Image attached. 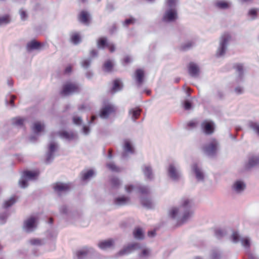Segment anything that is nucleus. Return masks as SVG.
<instances>
[{
	"mask_svg": "<svg viewBox=\"0 0 259 259\" xmlns=\"http://www.w3.org/2000/svg\"><path fill=\"white\" fill-rule=\"evenodd\" d=\"M135 19L133 17H131L128 19H126L125 21L123 22V26H127L130 24H134L135 22Z\"/></svg>",
	"mask_w": 259,
	"mask_h": 259,
	"instance_id": "4d7b16f0",
	"label": "nucleus"
},
{
	"mask_svg": "<svg viewBox=\"0 0 259 259\" xmlns=\"http://www.w3.org/2000/svg\"><path fill=\"white\" fill-rule=\"evenodd\" d=\"M178 0H167L166 4L169 9H175Z\"/></svg>",
	"mask_w": 259,
	"mask_h": 259,
	"instance_id": "5fc2aeb1",
	"label": "nucleus"
},
{
	"mask_svg": "<svg viewBox=\"0 0 259 259\" xmlns=\"http://www.w3.org/2000/svg\"><path fill=\"white\" fill-rule=\"evenodd\" d=\"M259 12V9L252 8L248 12V16L251 18V20H255L257 17V13Z\"/></svg>",
	"mask_w": 259,
	"mask_h": 259,
	"instance_id": "37998d69",
	"label": "nucleus"
},
{
	"mask_svg": "<svg viewBox=\"0 0 259 259\" xmlns=\"http://www.w3.org/2000/svg\"><path fill=\"white\" fill-rule=\"evenodd\" d=\"M195 204L192 199L184 198L182 200L181 204L179 208H173L169 212V215L175 219L178 214L182 215L179 221L180 225L187 222L194 214Z\"/></svg>",
	"mask_w": 259,
	"mask_h": 259,
	"instance_id": "f257e3e1",
	"label": "nucleus"
},
{
	"mask_svg": "<svg viewBox=\"0 0 259 259\" xmlns=\"http://www.w3.org/2000/svg\"><path fill=\"white\" fill-rule=\"evenodd\" d=\"M59 135L61 138L65 139L68 141H72L78 138L77 134L72 132H68L67 131H63L59 132Z\"/></svg>",
	"mask_w": 259,
	"mask_h": 259,
	"instance_id": "6ab92c4d",
	"label": "nucleus"
},
{
	"mask_svg": "<svg viewBox=\"0 0 259 259\" xmlns=\"http://www.w3.org/2000/svg\"><path fill=\"white\" fill-rule=\"evenodd\" d=\"M28 180L22 175L19 181V186L22 188H26L28 185Z\"/></svg>",
	"mask_w": 259,
	"mask_h": 259,
	"instance_id": "49530a36",
	"label": "nucleus"
},
{
	"mask_svg": "<svg viewBox=\"0 0 259 259\" xmlns=\"http://www.w3.org/2000/svg\"><path fill=\"white\" fill-rule=\"evenodd\" d=\"M259 165V154L253 155L248 159V161L245 165V169L249 170Z\"/></svg>",
	"mask_w": 259,
	"mask_h": 259,
	"instance_id": "f3484780",
	"label": "nucleus"
},
{
	"mask_svg": "<svg viewBox=\"0 0 259 259\" xmlns=\"http://www.w3.org/2000/svg\"><path fill=\"white\" fill-rule=\"evenodd\" d=\"M192 169L197 181L203 182L204 180V175L201 168L199 167L197 164L194 163L192 166Z\"/></svg>",
	"mask_w": 259,
	"mask_h": 259,
	"instance_id": "4468645a",
	"label": "nucleus"
},
{
	"mask_svg": "<svg viewBox=\"0 0 259 259\" xmlns=\"http://www.w3.org/2000/svg\"><path fill=\"white\" fill-rule=\"evenodd\" d=\"M242 245L248 251L250 247V240L249 238L245 237L241 239Z\"/></svg>",
	"mask_w": 259,
	"mask_h": 259,
	"instance_id": "c03bdc74",
	"label": "nucleus"
},
{
	"mask_svg": "<svg viewBox=\"0 0 259 259\" xmlns=\"http://www.w3.org/2000/svg\"><path fill=\"white\" fill-rule=\"evenodd\" d=\"M149 254V250L148 249H144L139 255L140 257H143L148 256Z\"/></svg>",
	"mask_w": 259,
	"mask_h": 259,
	"instance_id": "e2e57ef3",
	"label": "nucleus"
},
{
	"mask_svg": "<svg viewBox=\"0 0 259 259\" xmlns=\"http://www.w3.org/2000/svg\"><path fill=\"white\" fill-rule=\"evenodd\" d=\"M231 39V36L228 33H225L221 36L219 41V46L216 52L217 57H221L225 55Z\"/></svg>",
	"mask_w": 259,
	"mask_h": 259,
	"instance_id": "7ed1b4c3",
	"label": "nucleus"
},
{
	"mask_svg": "<svg viewBox=\"0 0 259 259\" xmlns=\"http://www.w3.org/2000/svg\"><path fill=\"white\" fill-rule=\"evenodd\" d=\"M16 98V97L15 95L10 94L7 95L5 101L6 104L7 105L9 104L12 107H14L15 106L14 104V101Z\"/></svg>",
	"mask_w": 259,
	"mask_h": 259,
	"instance_id": "79ce46f5",
	"label": "nucleus"
},
{
	"mask_svg": "<svg viewBox=\"0 0 259 259\" xmlns=\"http://www.w3.org/2000/svg\"><path fill=\"white\" fill-rule=\"evenodd\" d=\"M177 18V12L176 9L166 10L162 17V21L165 22L175 21Z\"/></svg>",
	"mask_w": 259,
	"mask_h": 259,
	"instance_id": "1a4fd4ad",
	"label": "nucleus"
},
{
	"mask_svg": "<svg viewBox=\"0 0 259 259\" xmlns=\"http://www.w3.org/2000/svg\"><path fill=\"white\" fill-rule=\"evenodd\" d=\"M19 13L22 20H25L27 17L26 12L23 11L22 9L20 10Z\"/></svg>",
	"mask_w": 259,
	"mask_h": 259,
	"instance_id": "338daca9",
	"label": "nucleus"
},
{
	"mask_svg": "<svg viewBox=\"0 0 259 259\" xmlns=\"http://www.w3.org/2000/svg\"><path fill=\"white\" fill-rule=\"evenodd\" d=\"M25 120L24 118L16 117L13 119V123L16 125L22 126Z\"/></svg>",
	"mask_w": 259,
	"mask_h": 259,
	"instance_id": "3c124183",
	"label": "nucleus"
},
{
	"mask_svg": "<svg viewBox=\"0 0 259 259\" xmlns=\"http://www.w3.org/2000/svg\"><path fill=\"white\" fill-rule=\"evenodd\" d=\"M167 171L168 177L173 181L178 182L182 177V171L177 163H170L167 167Z\"/></svg>",
	"mask_w": 259,
	"mask_h": 259,
	"instance_id": "39448f33",
	"label": "nucleus"
},
{
	"mask_svg": "<svg viewBox=\"0 0 259 259\" xmlns=\"http://www.w3.org/2000/svg\"><path fill=\"white\" fill-rule=\"evenodd\" d=\"M222 251L218 249L214 248L211 250L210 258L211 259H220L222 257Z\"/></svg>",
	"mask_w": 259,
	"mask_h": 259,
	"instance_id": "4c0bfd02",
	"label": "nucleus"
},
{
	"mask_svg": "<svg viewBox=\"0 0 259 259\" xmlns=\"http://www.w3.org/2000/svg\"><path fill=\"white\" fill-rule=\"evenodd\" d=\"M188 70L189 75L192 77H197L199 75V67L196 64L193 62H190L189 64Z\"/></svg>",
	"mask_w": 259,
	"mask_h": 259,
	"instance_id": "2eb2a0df",
	"label": "nucleus"
},
{
	"mask_svg": "<svg viewBox=\"0 0 259 259\" xmlns=\"http://www.w3.org/2000/svg\"><path fill=\"white\" fill-rule=\"evenodd\" d=\"M245 188L246 184L243 181L237 180L234 183L232 189L235 193L240 194L244 191Z\"/></svg>",
	"mask_w": 259,
	"mask_h": 259,
	"instance_id": "dca6fc26",
	"label": "nucleus"
},
{
	"mask_svg": "<svg viewBox=\"0 0 259 259\" xmlns=\"http://www.w3.org/2000/svg\"><path fill=\"white\" fill-rule=\"evenodd\" d=\"M134 237L138 240H142L144 238V234L142 229L141 228H136L133 232Z\"/></svg>",
	"mask_w": 259,
	"mask_h": 259,
	"instance_id": "473e14b6",
	"label": "nucleus"
},
{
	"mask_svg": "<svg viewBox=\"0 0 259 259\" xmlns=\"http://www.w3.org/2000/svg\"><path fill=\"white\" fill-rule=\"evenodd\" d=\"M9 213L8 211H5L4 212L0 213V224H5L7 221L8 218L9 216Z\"/></svg>",
	"mask_w": 259,
	"mask_h": 259,
	"instance_id": "a18cd8bd",
	"label": "nucleus"
},
{
	"mask_svg": "<svg viewBox=\"0 0 259 259\" xmlns=\"http://www.w3.org/2000/svg\"><path fill=\"white\" fill-rule=\"evenodd\" d=\"M235 92L237 95H240L243 93V89L241 87L238 86L235 88Z\"/></svg>",
	"mask_w": 259,
	"mask_h": 259,
	"instance_id": "69168bd1",
	"label": "nucleus"
},
{
	"mask_svg": "<svg viewBox=\"0 0 259 259\" xmlns=\"http://www.w3.org/2000/svg\"><path fill=\"white\" fill-rule=\"evenodd\" d=\"M123 150L125 152L122 153V158H125L126 156V152L133 154L134 153V148L131 142L128 140H125L124 142Z\"/></svg>",
	"mask_w": 259,
	"mask_h": 259,
	"instance_id": "4be33fe9",
	"label": "nucleus"
},
{
	"mask_svg": "<svg viewBox=\"0 0 259 259\" xmlns=\"http://www.w3.org/2000/svg\"><path fill=\"white\" fill-rule=\"evenodd\" d=\"M30 243L33 245H40L41 240L38 239H33L30 241Z\"/></svg>",
	"mask_w": 259,
	"mask_h": 259,
	"instance_id": "0e129e2a",
	"label": "nucleus"
},
{
	"mask_svg": "<svg viewBox=\"0 0 259 259\" xmlns=\"http://www.w3.org/2000/svg\"><path fill=\"white\" fill-rule=\"evenodd\" d=\"M57 144L54 142H52L49 144L45 161L47 164H50L54 160V153L57 151Z\"/></svg>",
	"mask_w": 259,
	"mask_h": 259,
	"instance_id": "6e6552de",
	"label": "nucleus"
},
{
	"mask_svg": "<svg viewBox=\"0 0 259 259\" xmlns=\"http://www.w3.org/2000/svg\"><path fill=\"white\" fill-rule=\"evenodd\" d=\"M202 131L205 135H211L214 131L215 128L214 123L210 120H204L201 124Z\"/></svg>",
	"mask_w": 259,
	"mask_h": 259,
	"instance_id": "0eeeda50",
	"label": "nucleus"
},
{
	"mask_svg": "<svg viewBox=\"0 0 259 259\" xmlns=\"http://www.w3.org/2000/svg\"><path fill=\"white\" fill-rule=\"evenodd\" d=\"M248 125L259 136V123L250 120L248 121Z\"/></svg>",
	"mask_w": 259,
	"mask_h": 259,
	"instance_id": "e433bc0d",
	"label": "nucleus"
},
{
	"mask_svg": "<svg viewBox=\"0 0 259 259\" xmlns=\"http://www.w3.org/2000/svg\"><path fill=\"white\" fill-rule=\"evenodd\" d=\"M214 6L219 9L226 10L230 8V4L223 1H217Z\"/></svg>",
	"mask_w": 259,
	"mask_h": 259,
	"instance_id": "72a5a7b5",
	"label": "nucleus"
},
{
	"mask_svg": "<svg viewBox=\"0 0 259 259\" xmlns=\"http://www.w3.org/2000/svg\"><path fill=\"white\" fill-rule=\"evenodd\" d=\"M123 85L119 79H116L113 80L112 91L115 93L121 90Z\"/></svg>",
	"mask_w": 259,
	"mask_h": 259,
	"instance_id": "c756f323",
	"label": "nucleus"
},
{
	"mask_svg": "<svg viewBox=\"0 0 259 259\" xmlns=\"http://www.w3.org/2000/svg\"><path fill=\"white\" fill-rule=\"evenodd\" d=\"M130 201V198L125 196H121L116 197L114 200V203L117 205H124Z\"/></svg>",
	"mask_w": 259,
	"mask_h": 259,
	"instance_id": "a878e982",
	"label": "nucleus"
},
{
	"mask_svg": "<svg viewBox=\"0 0 259 259\" xmlns=\"http://www.w3.org/2000/svg\"><path fill=\"white\" fill-rule=\"evenodd\" d=\"M111 183L112 187L117 188L120 185V180L116 177H113L111 179Z\"/></svg>",
	"mask_w": 259,
	"mask_h": 259,
	"instance_id": "8fccbe9b",
	"label": "nucleus"
},
{
	"mask_svg": "<svg viewBox=\"0 0 259 259\" xmlns=\"http://www.w3.org/2000/svg\"><path fill=\"white\" fill-rule=\"evenodd\" d=\"M91 59H88L84 60L81 62V65L83 68H84V69H87L90 67V66L91 65Z\"/></svg>",
	"mask_w": 259,
	"mask_h": 259,
	"instance_id": "6e6d98bb",
	"label": "nucleus"
},
{
	"mask_svg": "<svg viewBox=\"0 0 259 259\" xmlns=\"http://www.w3.org/2000/svg\"><path fill=\"white\" fill-rule=\"evenodd\" d=\"M90 251L89 250H82L77 252L76 255L78 259H81L87 255Z\"/></svg>",
	"mask_w": 259,
	"mask_h": 259,
	"instance_id": "864d4df0",
	"label": "nucleus"
},
{
	"mask_svg": "<svg viewBox=\"0 0 259 259\" xmlns=\"http://www.w3.org/2000/svg\"><path fill=\"white\" fill-rule=\"evenodd\" d=\"M79 20L83 23H88L90 20V14L87 11H82L80 13Z\"/></svg>",
	"mask_w": 259,
	"mask_h": 259,
	"instance_id": "c85d7f7f",
	"label": "nucleus"
},
{
	"mask_svg": "<svg viewBox=\"0 0 259 259\" xmlns=\"http://www.w3.org/2000/svg\"><path fill=\"white\" fill-rule=\"evenodd\" d=\"M141 112V110L139 107L131 109L128 114L131 115V118L134 122L139 118Z\"/></svg>",
	"mask_w": 259,
	"mask_h": 259,
	"instance_id": "393cba45",
	"label": "nucleus"
},
{
	"mask_svg": "<svg viewBox=\"0 0 259 259\" xmlns=\"http://www.w3.org/2000/svg\"><path fill=\"white\" fill-rule=\"evenodd\" d=\"M71 41L75 45H77L80 43L81 41V38L80 35L77 33L72 34L71 36Z\"/></svg>",
	"mask_w": 259,
	"mask_h": 259,
	"instance_id": "ea45409f",
	"label": "nucleus"
},
{
	"mask_svg": "<svg viewBox=\"0 0 259 259\" xmlns=\"http://www.w3.org/2000/svg\"><path fill=\"white\" fill-rule=\"evenodd\" d=\"M233 68L235 69L238 75L236 80L238 82L241 81L243 78L244 70L243 65L240 63H236L234 65Z\"/></svg>",
	"mask_w": 259,
	"mask_h": 259,
	"instance_id": "412c9836",
	"label": "nucleus"
},
{
	"mask_svg": "<svg viewBox=\"0 0 259 259\" xmlns=\"http://www.w3.org/2000/svg\"><path fill=\"white\" fill-rule=\"evenodd\" d=\"M80 90V88L78 85L67 83L63 85L60 94L63 96H67L73 93H78Z\"/></svg>",
	"mask_w": 259,
	"mask_h": 259,
	"instance_id": "423d86ee",
	"label": "nucleus"
},
{
	"mask_svg": "<svg viewBox=\"0 0 259 259\" xmlns=\"http://www.w3.org/2000/svg\"><path fill=\"white\" fill-rule=\"evenodd\" d=\"M41 46L42 45L40 42L36 41L35 39H33L27 44L26 49L28 51H31L34 50H38Z\"/></svg>",
	"mask_w": 259,
	"mask_h": 259,
	"instance_id": "5701e85b",
	"label": "nucleus"
},
{
	"mask_svg": "<svg viewBox=\"0 0 259 259\" xmlns=\"http://www.w3.org/2000/svg\"><path fill=\"white\" fill-rule=\"evenodd\" d=\"M44 124H41L40 122H36L33 124L32 130L35 134L38 135L44 130Z\"/></svg>",
	"mask_w": 259,
	"mask_h": 259,
	"instance_id": "2f4dec72",
	"label": "nucleus"
},
{
	"mask_svg": "<svg viewBox=\"0 0 259 259\" xmlns=\"http://www.w3.org/2000/svg\"><path fill=\"white\" fill-rule=\"evenodd\" d=\"M54 189L58 194H60L62 192L68 191L70 187L68 184L59 182L55 184Z\"/></svg>",
	"mask_w": 259,
	"mask_h": 259,
	"instance_id": "aec40b11",
	"label": "nucleus"
},
{
	"mask_svg": "<svg viewBox=\"0 0 259 259\" xmlns=\"http://www.w3.org/2000/svg\"><path fill=\"white\" fill-rule=\"evenodd\" d=\"M95 174L94 171L93 169H89L87 171H82L81 180L83 181H87L91 178Z\"/></svg>",
	"mask_w": 259,
	"mask_h": 259,
	"instance_id": "c9c22d12",
	"label": "nucleus"
},
{
	"mask_svg": "<svg viewBox=\"0 0 259 259\" xmlns=\"http://www.w3.org/2000/svg\"><path fill=\"white\" fill-rule=\"evenodd\" d=\"M113 245V240L112 239H108L101 241L99 243V247L103 250L110 248Z\"/></svg>",
	"mask_w": 259,
	"mask_h": 259,
	"instance_id": "cd10ccee",
	"label": "nucleus"
},
{
	"mask_svg": "<svg viewBox=\"0 0 259 259\" xmlns=\"http://www.w3.org/2000/svg\"><path fill=\"white\" fill-rule=\"evenodd\" d=\"M231 238L233 243H237L240 240V235L237 232H234L231 235Z\"/></svg>",
	"mask_w": 259,
	"mask_h": 259,
	"instance_id": "603ef678",
	"label": "nucleus"
},
{
	"mask_svg": "<svg viewBox=\"0 0 259 259\" xmlns=\"http://www.w3.org/2000/svg\"><path fill=\"white\" fill-rule=\"evenodd\" d=\"M36 227V219L31 217L24 222L23 229L28 233L32 232Z\"/></svg>",
	"mask_w": 259,
	"mask_h": 259,
	"instance_id": "f8f14e48",
	"label": "nucleus"
},
{
	"mask_svg": "<svg viewBox=\"0 0 259 259\" xmlns=\"http://www.w3.org/2000/svg\"><path fill=\"white\" fill-rule=\"evenodd\" d=\"M114 9H115V8H114L113 4H112L111 3H107V4L106 5V10L108 12H111L113 11L114 10Z\"/></svg>",
	"mask_w": 259,
	"mask_h": 259,
	"instance_id": "680f3d73",
	"label": "nucleus"
},
{
	"mask_svg": "<svg viewBox=\"0 0 259 259\" xmlns=\"http://www.w3.org/2000/svg\"><path fill=\"white\" fill-rule=\"evenodd\" d=\"M115 112V109L114 106L112 105L108 104L104 106L101 109L100 116L103 119H107L110 114L114 113Z\"/></svg>",
	"mask_w": 259,
	"mask_h": 259,
	"instance_id": "ddd939ff",
	"label": "nucleus"
},
{
	"mask_svg": "<svg viewBox=\"0 0 259 259\" xmlns=\"http://www.w3.org/2000/svg\"><path fill=\"white\" fill-rule=\"evenodd\" d=\"M141 248V244L139 243H131L120 250L119 254L120 255L128 254L131 253L133 250L139 249Z\"/></svg>",
	"mask_w": 259,
	"mask_h": 259,
	"instance_id": "9b49d317",
	"label": "nucleus"
},
{
	"mask_svg": "<svg viewBox=\"0 0 259 259\" xmlns=\"http://www.w3.org/2000/svg\"><path fill=\"white\" fill-rule=\"evenodd\" d=\"M113 64L110 60L105 61L102 67L103 70L106 72H111L113 70Z\"/></svg>",
	"mask_w": 259,
	"mask_h": 259,
	"instance_id": "f704fd0d",
	"label": "nucleus"
},
{
	"mask_svg": "<svg viewBox=\"0 0 259 259\" xmlns=\"http://www.w3.org/2000/svg\"><path fill=\"white\" fill-rule=\"evenodd\" d=\"M218 146V142L215 139H212L209 143L203 145L202 151L207 156L213 158L217 155Z\"/></svg>",
	"mask_w": 259,
	"mask_h": 259,
	"instance_id": "20e7f679",
	"label": "nucleus"
},
{
	"mask_svg": "<svg viewBox=\"0 0 259 259\" xmlns=\"http://www.w3.org/2000/svg\"><path fill=\"white\" fill-rule=\"evenodd\" d=\"M142 171L146 180L152 181L154 178V174L150 164H144L141 166Z\"/></svg>",
	"mask_w": 259,
	"mask_h": 259,
	"instance_id": "9d476101",
	"label": "nucleus"
},
{
	"mask_svg": "<svg viewBox=\"0 0 259 259\" xmlns=\"http://www.w3.org/2000/svg\"><path fill=\"white\" fill-rule=\"evenodd\" d=\"M40 174L39 170H35L34 171L25 170L23 172V175L28 181H35L36 180Z\"/></svg>",
	"mask_w": 259,
	"mask_h": 259,
	"instance_id": "a211bd4d",
	"label": "nucleus"
},
{
	"mask_svg": "<svg viewBox=\"0 0 259 259\" xmlns=\"http://www.w3.org/2000/svg\"><path fill=\"white\" fill-rule=\"evenodd\" d=\"M184 108L186 110H189L192 108V103L188 100H186L184 102Z\"/></svg>",
	"mask_w": 259,
	"mask_h": 259,
	"instance_id": "13d9d810",
	"label": "nucleus"
},
{
	"mask_svg": "<svg viewBox=\"0 0 259 259\" xmlns=\"http://www.w3.org/2000/svg\"><path fill=\"white\" fill-rule=\"evenodd\" d=\"M137 189L139 193L143 195L140 198L142 205L147 208H152L154 207V205L151 199L147 196H145V195H147L150 193V188L147 186L140 185L137 187Z\"/></svg>",
	"mask_w": 259,
	"mask_h": 259,
	"instance_id": "f03ea898",
	"label": "nucleus"
},
{
	"mask_svg": "<svg viewBox=\"0 0 259 259\" xmlns=\"http://www.w3.org/2000/svg\"><path fill=\"white\" fill-rule=\"evenodd\" d=\"M144 72L141 69H137L135 71V79L137 84L140 85L144 81Z\"/></svg>",
	"mask_w": 259,
	"mask_h": 259,
	"instance_id": "b1692460",
	"label": "nucleus"
},
{
	"mask_svg": "<svg viewBox=\"0 0 259 259\" xmlns=\"http://www.w3.org/2000/svg\"><path fill=\"white\" fill-rule=\"evenodd\" d=\"M9 22V16H4L0 17V25L3 24H8Z\"/></svg>",
	"mask_w": 259,
	"mask_h": 259,
	"instance_id": "bf43d9fd",
	"label": "nucleus"
},
{
	"mask_svg": "<svg viewBox=\"0 0 259 259\" xmlns=\"http://www.w3.org/2000/svg\"><path fill=\"white\" fill-rule=\"evenodd\" d=\"M59 211L61 214L68 216L70 213V211L66 205H63L59 208Z\"/></svg>",
	"mask_w": 259,
	"mask_h": 259,
	"instance_id": "de8ad7c7",
	"label": "nucleus"
},
{
	"mask_svg": "<svg viewBox=\"0 0 259 259\" xmlns=\"http://www.w3.org/2000/svg\"><path fill=\"white\" fill-rule=\"evenodd\" d=\"M108 46L107 39L105 37H102L98 39L97 41V47L100 49H104Z\"/></svg>",
	"mask_w": 259,
	"mask_h": 259,
	"instance_id": "7c9ffc66",
	"label": "nucleus"
},
{
	"mask_svg": "<svg viewBox=\"0 0 259 259\" xmlns=\"http://www.w3.org/2000/svg\"><path fill=\"white\" fill-rule=\"evenodd\" d=\"M195 43L193 41H188L181 45L180 49L183 51H187L194 46Z\"/></svg>",
	"mask_w": 259,
	"mask_h": 259,
	"instance_id": "a19ab883",
	"label": "nucleus"
},
{
	"mask_svg": "<svg viewBox=\"0 0 259 259\" xmlns=\"http://www.w3.org/2000/svg\"><path fill=\"white\" fill-rule=\"evenodd\" d=\"M73 122L75 124L79 125L81 124L82 120L79 116H74L73 117Z\"/></svg>",
	"mask_w": 259,
	"mask_h": 259,
	"instance_id": "052dcab7",
	"label": "nucleus"
},
{
	"mask_svg": "<svg viewBox=\"0 0 259 259\" xmlns=\"http://www.w3.org/2000/svg\"><path fill=\"white\" fill-rule=\"evenodd\" d=\"M17 200L14 197L10 198L9 199L4 201L3 207L5 209H7L16 202Z\"/></svg>",
	"mask_w": 259,
	"mask_h": 259,
	"instance_id": "58836bf2",
	"label": "nucleus"
},
{
	"mask_svg": "<svg viewBox=\"0 0 259 259\" xmlns=\"http://www.w3.org/2000/svg\"><path fill=\"white\" fill-rule=\"evenodd\" d=\"M228 234V231L225 228H218L214 230V236L219 240L222 239Z\"/></svg>",
	"mask_w": 259,
	"mask_h": 259,
	"instance_id": "bb28decb",
	"label": "nucleus"
},
{
	"mask_svg": "<svg viewBox=\"0 0 259 259\" xmlns=\"http://www.w3.org/2000/svg\"><path fill=\"white\" fill-rule=\"evenodd\" d=\"M116 31L117 27L115 24H114L109 30V32L111 35L114 34Z\"/></svg>",
	"mask_w": 259,
	"mask_h": 259,
	"instance_id": "774afa93",
	"label": "nucleus"
},
{
	"mask_svg": "<svg viewBox=\"0 0 259 259\" xmlns=\"http://www.w3.org/2000/svg\"><path fill=\"white\" fill-rule=\"evenodd\" d=\"M106 166L112 171L119 172L120 171V168L117 167L114 163H107Z\"/></svg>",
	"mask_w": 259,
	"mask_h": 259,
	"instance_id": "09e8293b",
	"label": "nucleus"
}]
</instances>
